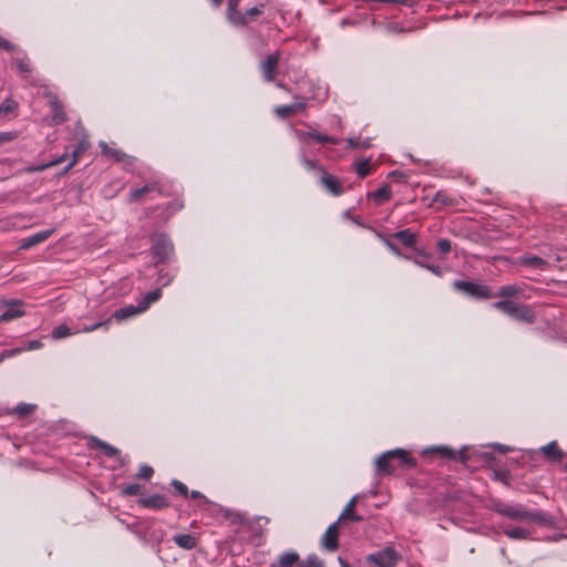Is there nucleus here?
I'll list each match as a JSON object with an SVG mask.
<instances>
[{"label": "nucleus", "mask_w": 567, "mask_h": 567, "mask_svg": "<svg viewBox=\"0 0 567 567\" xmlns=\"http://www.w3.org/2000/svg\"><path fill=\"white\" fill-rule=\"evenodd\" d=\"M37 409L35 404L30 403H19L14 406L13 413L20 417H25L31 415Z\"/></svg>", "instance_id": "c9c22d12"}, {"label": "nucleus", "mask_w": 567, "mask_h": 567, "mask_svg": "<svg viewBox=\"0 0 567 567\" xmlns=\"http://www.w3.org/2000/svg\"><path fill=\"white\" fill-rule=\"evenodd\" d=\"M42 347V343L41 341L39 340H33V341H30L29 344H28V350H37V349H40Z\"/></svg>", "instance_id": "680f3d73"}, {"label": "nucleus", "mask_w": 567, "mask_h": 567, "mask_svg": "<svg viewBox=\"0 0 567 567\" xmlns=\"http://www.w3.org/2000/svg\"><path fill=\"white\" fill-rule=\"evenodd\" d=\"M453 288L456 291L477 300L495 298L492 289L487 285L465 280H455L453 282Z\"/></svg>", "instance_id": "20e7f679"}, {"label": "nucleus", "mask_w": 567, "mask_h": 567, "mask_svg": "<svg viewBox=\"0 0 567 567\" xmlns=\"http://www.w3.org/2000/svg\"><path fill=\"white\" fill-rule=\"evenodd\" d=\"M321 185L333 196H338L343 193L341 179H321Z\"/></svg>", "instance_id": "2f4dec72"}, {"label": "nucleus", "mask_w": 567, "mask_h": 567, "mask_svg": "<svg viewBox=\"0 0 567 567\" xmlns=\"http://www.w3.org/2000/svg\"><path fill=\"white\" fill-rule=\"evenodd\" d=\"M456 203L455 198L451 197L446 192L439 190L435 193L434 197L432 198V204H440V205H454Z\"/></svg>", "instance_id": "e433bc0d"}, {"label": "nucleus", "mask_w": 567, "mask_h": 567, "mask_svg": "<svg viewBox=\"0 0 567 567\" xmlns=\"http://www.w3.org/2000/svg\"><path fill=\"white\" fill-rule=\"evenodd\" d=\"M66 156H68V154L63 155L62 157L58 158L54 162H50V163H47L41 166H30L27 168V172L33 173V172H38V171H43L44 168H51V167L58 166L66 159Z\"/></svg>", "instance_id": "49530a36"}, {"label": "nucleus", "mask_w": 567, "mask_h": 567, "mask_svg": "<svg viewBox=\"0 0 567 567\" xmlns=\"http://www.w3.org/2000/svg\"><path fill=\"white\" fill-rule=\"evenodd\" d=\"M301 563L300 555L297 551L289 550L280 554L270 567H299Z\"/></svg>", "instance_id": "f3484780"}, {"label": "nucleus", "mask_w": 567, "mask_h": 567, "mask_svg": "<svg viewBox=\"0 0 567 567\" xmlns=\"http://www.w3.org/2000/svg\"><path fill=\"white\" fill-rule=\"evenodd\" d=\"M406 259L409 260H412L415 265H417L419 267H422V268H425L427 270H430L431 272H433L435 276H439L441 277L442 276V268L439 266V265H434V264H426L424 262L423 260H421L420 258H412L410 256H404Z\"/></svg>", "instance_id": "f704fd0d"}, {"label": "nucleus", "mask_w": 567, "mask_h": 567, "mask_svg": "<svg viewBox=\"0 0 567 567\" xmlns=\"http://www.w3.org/2000/svg\"><path fill=\"white\" fill-rule=\"evenodd\" d=\"M517 265L543 270L546 268L547 261L538 256L526 255L518 258Z\"/></svg>", "instance_id": "bb28decb"}, {"label": "nucleus", "mask_w": 567, "mask_h": 567, "mask_svg": "<svg viewBox=\"0 0 567 567\" xmlns=\"http://www.w3.org/2000/svg\"><path fill=\"white\" fill-rule=\"evenodd\" d=\"M151 251L157 262H164L173 255L174 246L166 235L161 234L154 237Z\"/></svg>", "instance_id": "39448f33"}, {"label": "nucleus", "mask_w": 567, "mask_h": 567, "mask_svg": "<svg viewBox=\"0 0 567 567\" xmlns=\"http://www.w3.org/2000/svg\"><path fill=\"white\" fill-rule=\"evenodd\" d=\"M174 543L183 549H194L197 545L196 537L192 534H177L173 537Z\"/></svg>", "instance_id": "cd10ccee"}, {"label": "nucleus", "mask_w": 567, "mask_h": 567, "mask_svg": "<svg viewBox=\"0 0 567 567\" xmlns=\"http://www.w3.org/2000/svg\"><path fill=\"white\" fill-rule=\"evenodd\" d=\"M377 236L383 241V244L396 256L402 257L400 249L398 246L391 240L392 237H386L381 233H378Z\"/></svg>", "instance_id": "09e8293b"}, {"label": "nucleus", "mask_w": 567, "mask_h": 567, "mask_svg": "<svg viewBox=\"0 0 567 567\" xmlns=\"http://www.w3.org/2000/svg\"><path fill=\"white\" fill-rule=\"evenodd\" d=\"M494 475L498 480H504L508 475V473L507 472H495Z\"/></svg>", "instance_id": "69168bd1"}, {"label": "nucleus", "mask_w": 567, "mask_h": 567, "mask_svg": "<svg viewBox=\"0 0 567 567\" xmlns=\"http://www.w3.org/2000/svg\"><path fill=\"white\" fill-rule=\"evenodd\" d=\"M18 134L16 132H2L0 133V145L11 142L17 138Z\"/></svg>", "instance_id": "4d7b16f0"}, {"label": "nucleus", "mask_w": 567, "mask_h": 567, "mask_svg": "<svg viewBox=\"0 0 567 567\" xmlns=\"http://www.w3.org/2000/svg\"><path fill=\"white\" fill-rule=\"evenodd\" d=\"M348 147L355 148L360 146V138L350 137L347 140Z\"/></svg>", "instance_id": "052dcab7"}, {"label": "nucleus", "mask_w": 567, "mask_h": 567, "mask_svg": "<svg viewBox=\"0 0 567 567\" xmlns=\"http://www.w3.org/2000/svg\"><path fill=\"white\" fill-rule=\"evenodd\" d=\"M305 165L310 168V169H317L318 174L320 175L319 177H324V178H328V177H334L332 174L326 172L324 169H322L321 167H317L318 163L317 161H311V159H305Z\"/></svg>", "instance_id": "3c124183"}, {"label": "nucleus", "mask_w": 567, "mask_h": 567, "mask_svg": "<svg viewBox=\"0 0 567 567\" xmlns=\"http://www.w3.org/2000/svg\"><path fill=\"white\" fill-rule=\"evenodd\" d=\"M306 109L305 102H296L290 105H280L276 107L275 112L276 114L281 118H288L291 115L299 114L303 112Z\"/></svg>", "instance_id": "b1692460"}, {"label": "nucleus", "mask_w": 567, "mask_h": 567, "mask_svg": "<svg viewBox=\"0 0 567 567\" xmlns=\"http://www.w3.org/2000/svg\"><path fill=\"white\" fill-rule=\"evenodd\" d=\"M162 297V289L161 288H157L155 290H152V291H148L144 297L143 299L138 302V305L141 306V308L143 309V311H146L148 309V307L156 302L157 300H159V298Z\"/></svg>", "instance_id": "473e14b6"}, {"label": "nucleus", "mask_w": 567, "mask_h": 567, "mask_svg": "<svg viewBox=\"0 0 567 567\" xmlns=\"http://www.w3.org/2000/svg\"><path fill=\"white\" fill-rule=\"evenodd\" d=\"M431 451L434 453H437L443 458L456 460L457 457H460V460L463 463L467 462L466 449H463L460 452H456L455 450H453L449 446H436V447L431 449Z\"/></svg>", "instance_id": "6ab92c4d"}, {"label": "nucleus", "mask_w": 567, "mask_h": 567, "mask_svg": "<svg viewBox=\"0 0 567 567\" xmlns=\"http://www.w3.org/2000/svg\"><path fill=\"white\" fill-rule=\"evenodd\" d=\"M369 196H371L375 205H383L391 198V188L388 184H383L380 188L372 192Z\"/></svg>", "instance_id": "c756f323"}, {"label": "nucleus", "mask_w": 567, "mask_h": 567, "mask_svg": "<svg viewBox=\"0 0 567 567\" xmlns=\"http://www.w3.org/2000/svg\"><path fill=\"white\" fill-rule=\"evenodd\" d=\"M171 485L173 486L176 495L182 496L184 498H188L189 491L188 487L183 482L178 480H173L171 482Z\"/></svg>", "instance_id": "37998d69"}, {"label": "nucleus", "mask_w": 567, "mask_h": 567, "mask_svg": "<svg viewBox=\"0 0 567 567\" xmlns=\"http://www.w3.org/2000/svg\"><path fill=\"white\" fill-rule=\"evenodd\" d=\"M90 446L101 449L107 457H115L120 461L121 465H124L125 462L121 457V451L118 449H116L115 446H113L95 436L91 437Z\"/></svg>", "instance_id": "2eb2a0df"}, {"label": "nucleus", "mask_w": 567, "mask_h": 567, "mask_svg": "<svg viewBox=\"0 0 567 567\" xmlns=\"http://www.w3.org/2000/svg\"><path fill=\"white\" fill-rule=\"evenodd\" d=\"M24 315L22 310V302L13 300L8 303V308L0 316V321H11L13 319L20 318Z\"/></svg>", "instance_id": "5701e85b"}, {"label": "nucleus", "mask_w": 567, "mask_h": 567, "mask_svg": "<svg viewBox=\"0 0 567 567\" xmlns=\"http://www.w3.org/2000/svg\"><path fill=\"white\" fill-rule=\"evenodd\" d=\"M412 173L413 174H424V175H429V174L441 175V174L446 173V171L444 169V167H442L441 169H437L433 164L425 163L423 168H421L419 171H413Z\"/></svg>", "instance_id": "a18cd8bd"}, {"label": "nucleus", "mask_w": 567, "mask_h": 567, "mask_svg": "<svg viewBox=\"0 0 567 567\" xmlns=\"http://www.w3.org/2000/svg\"><path fill=\"white\" fill-rule=\"evenodd\" d=\"M504 534L512 539H526L529 535L528 530L523 527L506 528Z\"/></svg>", "instance_id": "4c0bfd02"}, {"label": "nucleus", "mask_w": 567, "mask_h": 567, "mask_svg": "<svg viewBox=\"0 0 567 567\" xmlns=\"http://www.w3.org/2000/svg\"><path fill=\"white\" fill-rule=\"evenodd\" d=\"M144 492V487L140 484H128L121 486V494L123 496H135L141 495Z\"/></svg>", "instance_id": "a19ab883"}, {"label": "nucleus", "mask_w": 567, "mask_h": 567, "mask_svg": "<svg viewBox=\"0 0 567 567\" xmlns=\"http://www.w3.org/2000/svg\"><path fill=\"white\" fill-rule=\"evenodd\" d=\"M154 519H143L145 536H138V538L146 544H153L158 547L164 539L165 532L163 529H154Z\"/></svg>", "instance_id": "f8f14e48"}, {"label": "nucleus", "mask_w": 567, "mask_h": 567, "mask_svg": "<svg viewBox=\"0 0 567 567\" xmlns=\"http://www.w3.org/2000/svg\"><path fill=\"white\" fill-rule=\"evenodd\" d=\"M127 529L138 536H145V530L143 529V519H136L131 524L126 525Z\"/></svg>", "instance_id": "8fccbe9b"}, {"label": "nucleus", "mask_w": 567, "mask_h": 567, "mask_svg": "<svg viewBox=\"0 0 567 567\" xmlns=\"http://www.w3.org/2000/svg\"><path fill=\"white\" fill-rule=\"evenodd\" d=\"M153 189V187L146 185L136 189H133L131 192V200H137L145 194L150 193Z\"/></svg>", "instance_id": "5fc2aeb1"}, {"label": "nucleus", "mask_w": 567, "mask_h": 567, "mask_svg": "<svg viewBox=\"0 0 567 567\" xmlns=\"http://www.w3.org/2000/svg\"><path fill=\"white\" fill-rule=\"evenodd\" d=\"M495 512L515 520L533 522L538 525H545L549 523L547 514L539 511H527L522 506L499 504L495 507Z\"/></svg>", "instance_id": "7ed1b4c3"}, {"label": "nucleus", "mask_w": 567, "mask_h": 567, "mask_svg": "<svg viewBox=\"0 0 567 567\" xmlns=\"http://www.w3.org/2000/svg\"><path fill=\"white\" fill-rule=\"evenodd\" d=\"M539 452L548 460L549 462L559 463L565 456L563 450L558 446L556 441H551L548 444L542 446Z\"/></svg>", "instance_id": "a211bd4d"}, {"label": "nucleus", "mask_w": 567, "mask_h": 567, "mask_svg": "<svg viewBox=\"0 0 567 567\" xmlns=\"http://www.w3.org/2000/svg\"><path fill=\"white\" fill-rule=\"evenodd\" d=\"M351 168L359 177H365L377 172V165L372 163L371 158H358L352 162Z\"/></svg>", "instance_id": "dca6fc26"}, {"label": "nucleus", "mask_w": 567, "mask_h": 567, "mask_svg": "<svg viewBox=\"0 0 567 567\" xmlns=\"http://www.w3.org/2000/svg\"><path fill=\"white\" fill-rule=\"evenodd\" d=\"M379 2L382 3H393V4H402L406 7H412L413 1L412 0H379Z\"/></svg>", "instance_id": "bf43d9fd"}, {"label": "nucleus", "mask_w": 567, "mask_h": 567, "mask_svg": "<svg viewBox=\"0 0 567 567\" xmlns=\"http://www.w3.org/2000/svg\"><path fill=\"white\" fill-rule=\"evenodd\" d=\"M173 279L174 275L169 274L168 271H158L157 284H159L162 287L168 286L173 281Z\"/></svg>", "instance_id": "603ef678"}, {"label": "nucleus", "mask_w": 567, "mask_h": 567, "mask_svg": "<svg viewBox=\"0 0 567 567\" xmlns=\"http://www.w3.org/2000/svg\"><path fill=\"white\" fill-rule=\"evenodd\" d=\"M339 564L341 567H351L344 559H342L341 557H339Z\"/></svg>", "instance_id": "774afa93"}, {"label": "nucleus", "mask_w": 567, "mask_h": 567, "mask_svg": "<svg viewBox=\"0 0 567 567\" xmlns=\"http://www.w3.org/2000/svg\"><path fill=\"white\" fill-rule=\"evenodd\" d=\"M14 63L21 74H30L32 72V65L25 54L22 58H16Z\"/></svg>", "instance_id": "58836bf2"}, {"label": "nucleus", "mask_w": 567, "mask_h": 567, "mask_svg": "<svg viewBox=\"0 0 567 567\" xmlns=\"http://www.w3.org/2000/svg\"><path fill=\"white\" fill-rule=\"evenodd\" d=\"M188 497H190L193 499H198L199 501V505H206V504L210 503L209 499L204 494H202L198 491H192L189 493Z\"/></svg>", "instance_id": "6e6d98bb"}, {"label": "nucleus", "mask_w": 567, "mask_h": 567, "mask_svg": "<svg viewBox=\"0 0 567 567\" xmlns=\"http://www.w3.org/2000/svg\"><path fill=\"white\" fill-rule=\"evenodd\" d=\"M54 114L52 116V123L54 125H60L66 121V114L63 111L62 105L59 102L53 103Z\"/></svg>", "instance_id": "ea45409f"}, {"label": "nucleus", "mask_w": 567, "mask_h": 567, "mask_svg": "<svg viewBox=\"0 0 567 567\" xmlns=\"http://www.w3.org/2000/svg\"><path fill=\"white\" fill-rule=\"evenodd\" d=\"M144 312L140 305L133 306L128 305L123 308L117 309L111 318L115 319L116 321H123L128 318H132L134 316H137L140 313Z\"/></svg>", "instance_id": "393cba45"}, {"label": "nucleus", "mask_w": 567, "mask_h": 567, "mask_svg": "<svg viewBox=\"0 0 567 567\" xmlns=\"http://www.w3.org/2000/svg\"><path fill=\"white\" fill-rule=\"evenodd\" d=\"M0 49L7 52H12L14 50V45L10 41L0 35Z\"/></svg>", "instance_id": "13d9d810"}, {"label": "nucleus", "mask_w": 567, "mask_h": 567, "mask_svg": "<svg viewBox=\"0 0 567 567\" xmlns=\"http://www.w3.org/2000/svg\"><path fill=\"white\" fill-rule=\"evenodd\" d=\"M53 231H54L53 229H45L42 231H38L29 237H25L21 240L20 248L29 249L40 243H43L53 234Z\"/></svg>", "instance_id": "aec40b11"}, {"label": "nucleus", "mask_w": 567, "mask_h": 567, "mask_svg": "<svg viewBox=\"0 0 567 567\" xmlns=\"http://www.w3.org/2000/svg\"><path fill=\"white\" fill-rule=\"evenodd\" d=\"M16 352H19V350H13V351L3 350V351H2V353L0 354V363H1L6 358H9L12 353H16Z\"/></svg>", "instance_id": "0e129e2a"}, {"label": "nucleus", "mask_w": 567, "mask_h": 567, "mask_svg": "<svg viewBox=\"0 0 567 567\" xmlns=\"http://www.w3.org/2000/svg\"><path fill=\"white\" fill-rule=\"evenodd\" d=\"M137 505L150 509H164L169 507V501L161 494H153L137 499Z\"/></svg>", "instance_id": "4468645a"}, {"label": "nucleus", "mask_w": 567, "mask_h": 567, "mask_svg": "<svg viewBox=\"0 0 567 567\" xmlns=\"http://www.w3.org/2000/svg\"><path fill=\"white\" fill-rule=\"evenodd\" d=\"M110 322H111V318L106 319L104 321H99V322H96L94 324H91V326H85V327H83L82 330H79V329L72 330L66 324H59V326H56L52 330V338L55 339V340H60V339H63V338L69 337L71 334L78 333L80 331L92 332V331L97 330L100 328H104L105 330H107Z\"/></svg>", "instance_id": "0eeeda50"}, {"label": "nucleus", "mask_w": 567, "mask_h": 567, "mask_svg": "<svg viewBox=\"0 0 567 567\" xmlns=\"http://www.w3.org/2000/svg\"><path fill=\"white\" fill-rule=\"evenodd\" d=\"M299 567H323V561L315 554L309 555L306 560H301Z\"/></svg>", "instance_id": "de8ad7c7"}, {"label": "nucleus", "mask_w": 567, "mask_h": 567, "mask_svg": "<svg viewBox=\"0 0 567 567\" xmlns=\"http://www.w3.org/2000/svg\"><path fill=\"white\" fill-rule=\"evenodd\" d=\"M101 148V153L103 156H105L107 159H111L113 162H117L123 156L124 152L110 146L106 142H100L99 144Z\"/></svg>", "instance_id": "7c9ffc66"}, {"label": "nucleus", "mask_w": 567, "mask_h": 567, "mask_svg": "<svg viewBox=\"0 0 567 567\" xmlns=\"http://www.w3.org/2000/svg\"><path fill=\"white\" fill-rule=\"evenodd\" d=\"M116 163L121 164L123 171L131 175H137L141 177L142 175L148 173V168L145 167L137 157L126 153H124L121 159H118Z\"/></svg>", "instance_id": "9d476101"}, {"label": "nucleus", "mask_w": 567, "mask_h": 567, "mask_svg": "<svg viewBox=\"0 0 567 567\" xmlns=\"http://www.w3.org/2000/svg\"><path fill=\"white\" fill-rule=\"evenodd\" d=\"M436 247H437V250L443 254V255H446L451 251L452 249V243L450 239H446V238H441L437 240L436 243Z\"/></svg>", "instance_id": "864d4df0"}, {"label": "nucleus", "mask_w": 567, "mask_h": 567, "mask_svg": "<svg viewBox=\"0 0 567 567\" xmlns=\"http://www.w3.org/2000/svg\"><path fill=\"white\" fill-rule=\"evenodd\" d=\"M523 291H524L523 288L516 284L505 285V286L499 287L498 291L496 293H494V296H495V298L501 297V298L508 299V298L520 296L523 293Z\"/></svg>", "instance_id": "c85d7f7f"}, {"label": "nucleus", "mask_w": 567, "mask_h": 567, "mask_svg": "<svg viewBox=\"0 0 567 567\" xmlns=\"http://www.w3.org/2000/svg\"><path fill=\"white\" fill-rule=\"evenodd\" d=\"M298 137L300 142L309 145L311 142L319 144H332L338 145L340 143V138L332 137L327 134L319 133L315 130L310 131H298Z\"/></svg>", "instance_id": "9b49d317"}, {"label": "nucleus", "mask_w": 567, "mask_h": 567, "mask_svg": "<svg viewBox=\"0 0 567 567\" xmlns=\"http://www.w3.org/2000/svg\"><path fill=\"white\" fill-rule=\"evenodd\" d=\"M239 4L240 0H227L226 19L230 24L240 12Z\"/></svg>", "instance_id": "72a5a7b5"}, {"label": "nucleus", "mask_w": 567, "mask_h": 567, "mask_svg": "<svg viewBox=\"0 0 567 567\" xmlns=\"http://www.w3.org/2000/svg\"><path fill=\"white\" fill-rule=\"evenodd\" d=\"M385 177H406V175L403 172L394 169L389 172Z\"/></svg>", "instance_id": "e2e57ef3"}, {"label": "nucleus", "mask_w": 567, "mask_h": 567, "mask_svg": "<svg viewBox=\"0 0 567 567\" xmlns=\"http://www.w3.org/2000/svg\"><path fill=\"white\" fill-rule=\"evenodd\" d=\"M399 559L400 556L393 547H385L384 549L370 554L367 557L369 563L375 564L379 567H394Z\"/></svg>", "instance_id": "423d86ee"}, {"label": "nucleus", "mask_w": 567, "mask_h": 567, "mask_svg": "<svg viewBox=\"0 0 567 567\" xmlns=\"http://www.w3.org/2000/svg\"><path fill=\"white\" fill-rule=\"evenodd\" d=\"M339 524L340 523L337 520L329 525L320 540L322 548L329 551H336L339 548Z\"/></svg>", "instance_id": "ddd939ff"}, {"label": "nucleus", "mask_w": 567, "mask_h": 567, "mask_svg": "<svg viewBox=\"0 0 567 567\" xmlns=\"http://www.w3.org/2000/svg\"><path fill=\"white\" fill-rule=\"evenodd\" d=\"M493 307L517 321L532 324L537 319L536 312L530 306L517 303L509 299L496 301Z\"/></svg>", "instance_id": "f03ea898"}, {"label": "nucleus", "mask_w": 567, "mask_h": 567, "mask_svg": "<svg viewBox=\"0 0 567 567\" xmlns=\"http://www.w3.org/2000/svg\"><path fill=\"white\" fill-rule=\"evenodd\" d=\"M154 474L152 466L143 464L140 466L138 472L135 474V478L150 481Z\"/></svg>", "instance_id": "c03bdc74"}, {"label": "nucleus", "mask_w": 567, "mask_h": 567, "mask_svg": "<svg viewBox=\"0 0 567 567\" xmlns=\"http://www.w3.org/2000/svg\"><path fill=\"white\" fill-rule=\"evenodd\" d=\"M358 498H359V496L354 495L348 502V504L346 505V507L343 508L341 515L338 518L339 523L346 522V520H352V522H361V520H363V517L358 515V514H355V512H354V507L357 505Z\"/></svg>", "instance_id": "4be33fe9"}, {"label": "nucleus", "mask_w": 567, "mask_h": 567, "mask_svg": "<svg viewBox=\"0 0 567 567\" xmlns=\"http://www.w3.org/2000/svg\"><path fill=\"white\" fill-rule=\"evenodd\" d=\"M19 104L16 100L11 97H7L1 104H0V115L2 114H13Z\"/></svg>", "instance_id": "79ce46f5"}, {"label": "nucleus", "mask_w": 567, "mask_h": 567, "mask_svg": "<svg viewBox=\"0 0 567 567\" xmlns=\"http://www.w3.org/2000/svg\"><path fill=\"white\" fill-rule=\"evenodd\" d=\"M390 237L395 238L402 243L403 246L413 248L416 243V234L413 233L410 228L399 230Z\"/></svg>", "instance_id": "a878e982"}, {"label": "nucleus", "mask_w": 567, "mask_h": 567, "mask_svg": "<svg viewBox=\"0 0 567 567\" xmlns=\"http://www.w3.org/2000/svg\"><path fill=\"white\" fill-rule=\"evenodd\" d=\"M279 61H280V52L275 51L270 54H268L261 62H260V71L262 74V79L266 82H274L279 74Z\"/></svg>", "instance_id": "6e6552de"}, {"label": "nucleus", "mask_w": 567, "mask_h": 567, "mask_svg": "<svg viewBox=\"0 0 567 567\" xmlns=\"http://www.w3.org/2000/svg\"><path fill=\"white\" fill-rule=\"evenodd\" d=\"M210 2L214 8L218 9L223 4L224 0H210Z\"/></svg>", "instance_id": "338daca9"}, {"label": "nucleus", "mask_w": 567, "mask_h": 567, "mask_svg": "<svg viewBox=\"0 0 567 567\" xmlns=\"http://www.w3.org/2000/svg\"><path fill=\"white\" fill-rule=\"evenodd\" d=\"M416 466V460L403 449H395L382 453L375 461L378 474L391 475L398 468H413Z\"/></svg>", "instance_id": "f257e3e1"}, {"label": "nucleus", "mask_w": 567, "mask_h": 567, "mask_svg": "<svg viewBox=\"0 0 567 567\" xmlns=\"http://www.w3.org/2000/svg\"><path fill=\"white\" fill-rule=\"evenodd\" d=\"M266 4L264 2H258L256 6L240 11L237 14L236 19L233 21L231 25L235 28H246L249 23L257 21V19L264 14Z\"/></svg>", "instance_id": "1a4fd4ad"}, {"label": "nucleus", "mask_w": 567, "mask_h": 567, "mask_svg": "<svg viewBox=\"0 0 567 567\" xmlns=\"http://www.w3.org/2000/svg\"><path fill=\"white\" fill-rule=\"evenodd\" d=\"M89 142L86 141H80L78 145L72 150V161L69 162L60 172L53 173V177H61L62 175L66 174L69 169L75 164L78 158L87 150Z\"/></svg>", "instance_id": "412c9836"}]
</instances>
